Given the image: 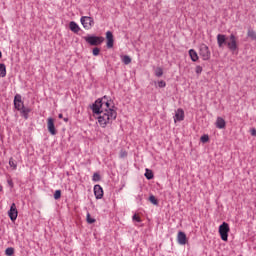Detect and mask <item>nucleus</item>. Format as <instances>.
<instances>
[{"instance_id":"obj_17","label":"nucleus","mask_w":256,"mask_h":256,"mask_svg":"<svg viewBox=\"0 0 256 256\" xmlns=\"http://www.w3.org/2000/svg\"><path fill=\"white\" fill-rule=\"evenodd\" d=\"M22 117H24V119H29V114L31 113V108H27L25 106L22 107V109L20 110Z\"/></svg>"},{"instance_id":"obj_19","label":"nucleus","mask_w":256,"mask_h":256,"mask_svg":"<svg viewBox=\"0 0 256 256\" xmlns=\"http://www.w3.org/2000/svg\"><path fill=\"white\" fill-rule=\"evenodd\" d=\"M247 37H249V39L252 41H256V32L253 30V28H248Z\"/></svg>"},{"instance_id":"obj_41","label":"nucleus","mask_w":256,"mask_h":256,"mask_svg":"<svg viewBox=\"0 0 256 256\" xmlns=\"http://www.w3.org/2000/svg\"><path fill=\"white\" fill-rule=\"evenodd\" d=\"M58 118H59V119H63V114H59V115H58Z\"/></svg>"},{"instance_id":"obj_7","label":"nucleus","mask_w":256,"mask_h":256,"mask_svg":"<svg viewBox=\"0 0 256 256\" xmlns=\"http://www.w3.org/2000/svg\"><path fill=\"white\" fill-rule=\"evenodd\" d=\"M80 22L83 25L84 29H91V27L95 25V21L92 17L89 16H82Z\"/></svg>"},{"instance_id":"obj_25","label":"nucleus","mask_w":256,"mask_h":256,"mask_svg":"<svg viewBox=\"0 0 256 256\" xmlns=\"http://www.w3.org/2000/svg\"><path fill=\"white\" fill-rule=\"evenodd\" d=\"M155 76H156V77H163V68L157 67V68L155 69Z\"/></svg>"},{"instance_id":"obj_44","label":"nucleus","mask_w":256,"mask_h":256,"mask_svg":"<svg viewBox=\"0 0 256 256\" xmlns=\"http://www.w3.org/2000/svg\"><path fill=\"white\" fill-rule=\"evenodd\" d=\"M1 57H3V53H1V51H0V59H1Z\"/></svg>"},{"instance_id":"obj_21","label":"nucleus","mask_w":256,"mask_h":256,"mask_svg":"<svg viewBox=\"0 0 256 256\" xmlns=\"http://www.w3.org/2000/svg\"><path fill=\"white\" fill-rule=\"evenodd\" d=\"M144 175H145L146 179H148V181H151V179H153V177H154L153 171H151L149 169H146V172Z\"/></svg>"},{"instance_id":"obj_16","label":"nucleus","mask_w":256,"mask_h":256,"mask_svg":"<svg viewBox=\"0 0 256 256\" xmlns=\"http://www.w3.org/2000/svg\"><path fill=\"white\" fill-rule=\"evenodd\" d=\"M227 123L225 122V119L218 117L216 120V127L217 129H225Z\"/></svg>"},{"instance_id":"obj_18","label":"nucleus","mask_w":256,"mask_h":256,"mask_svg":"<svg viewBox=\"0 0 256 256\" xmlns=\"http://www.w3.org/2000/svg\"><path fill=\"white\" fill-rule=\"evenodd\" d=\"M189 56H190V59H191L193 62L199 60V55H197V51H195L194 49H190V50H189Z\"/></svg>"},{"instance_id":"obj_26","label":"nucleus","mask_w":256,"mask_h":256,"mask_svg":"<svg viewBox=\"0 0 256 256\" xmlns=\"http://www.w3.org/2000/svg\"><path fill=\"white\" fill-rule=\"evenodd\" d=\"M86 221L87 223H89V225H93V223H95V218H91V214L88 212L87 216H86Z\"/></svg>"},{"instance_id":"obj_33","label":"nucleus","mask_w":256,"mask_h":256,"mask_svg":"<svg viewBox=\"0 0 256 256\" xmlns=\"http://www.w3.org/2000/svg\"><path fill=\"white\" fill-rule=\"evenodd\" d=\"M99 53H101V49L95 47L92 50V54L94 55V57H97L99 55Z\"/></svg>"},{"instance_id":"obj_42","label":"nucleus","mask_w":256,"mask_h":256,"mask_svg":"<svg viewBox=\"0 0 256 256\" xmlns=\"http://www.w3.org/2000/svg\"><path fill=\"white\" fill-rule=\"evenodd\" d=\"M65 123L69 121V118H64Z\"/></svg>"},{"instance_id":"obj_15","label":"nucleus","mask_w":256,"mask_h":256,"mask_svg":"<svg viewBox=\"0 0 256 256\" xmlns=\"http://www.w3.org/2000/svg\"><path fill=\"white\" fill-rule=\"evenodd\" d=\"M69 28H70V31H72V33H79V31H81V28L75 21L70 22Z\"/></svg>"},{"instance_id":"obj_23","label":"nucleus","mask_w":256,"mask_h":256,"mask_svg":"<svg viewBox=\"0 0 256 256\" xmlns=\"http://www.w3.org/2000/svg\"><path fill=\"white\" fill-rule=\"evenodd\" d=\"M9 166L12 167L13 171H15L17 169V162H15V160L13 159V157H11L9 159Z\"/></svg>"},{"instance_id":"obj_10","label":"nucleus","mask_w":256,"mask_h":256,"mask_svg":"<svg viewBox=\"0 0 256 256\" xmlns=\"http://www.w3.org/2000/svg\"><path fill=\"white\" fill-rule=\"evenodd\" d=\"M47 127L51 135H57V129H55V119L48 118Z\"/></svg>"},{"instance_id":"obj_5","label":"nucleus","mask_w":256,"mask_h":256,"mask_svg":"<svg viewBox=\"0 0 256 256\" xmlns=\"http://www.w3.org/2000/svg\"><path fill=\"white\" fill-rule=\"evenodd\" d=\"M228 39L229 41H227L226 46L229 51L235 53V51L239 49V46L237 45V37H235V34H231Z\"/></svg>"},{"instance_id":"obj_14","label":"nucleus","mask_w":256,"mask_h":256,"mask_svg":"<svg viewBox=\"0 0 256 256\" xmlns=\"http://www.w3.org/2000/svg\"><path fill=\"white\" fill-rule=\"evenodd\" d=\"M185 119V112L183 111V109H178L176 114H175V118L174 121H183Z\"/></svg>"},{"instance_id":"obj_35","label":"nucleus","mask_w":256,"mask_h":256,"mask_svg":"<svg viewBox=\"0 0 256 256\" xmlns=\"http://www.w3.org/2000/svg\"><path fill=\"white\" fill-rule=\"evenodd\" d=\"M158 87L160 89H163V88L167 87V83L164 80H161L158 82Z\"/></svg>"},{"instance_id":"obj_31","label":"nucleus","mask_w":256,"mask_h":256,"mask_svg":"<svg viewBox=\"0 0 256 256\" xmlns=\"http://www.w3.org/2000/svg\"><path fill=\"white\" fill-rule=\"evenodd\" d=\"M200 141H201L202 143H207V142H209V135H207V134L202 135L201 138H200Z\"/></svg>"},{"instance_id":"obj_28","label":"nucleus","mask_w":256,"mask_h":256,"mask_svg":"<svg viewBox=\"0 0 256 256\" xmlns=\"http://www.w3.org/2000/svg\"><path fill=\"white\" fill-rule=\"evenodd\" d=\"M92 180H93L95 183L101 181V175H100L99 173L95 172V173L93 174Z\"/></svg>"},{"instance_id":"obj_32","label":"nucleus","mask_w":256,"mask_h":256,"mask_svg":"<svg viewBox=\"0 0 256 256\" xmlns=\"http://www.w3.org/2000/svg\"><path fill=\"white\" fill-rule=\"evenodd\" d=\"M23 100L21 99V94H16L14 97V103H21Z\"/></svg>"},{"instance_id":"obj_36","label":"nucleus","mask_w":256,"mask_h":256,"mask_svg":"<svg viewBox=\"0 0 256 256\" xmlns=\"http://www.w3.org/2000/svg\"><path fill=\"white\" fill-rule=\"evenodd\" d=\"M196 74L197 75H201V73H203V67H201L200 65L196 66Z\"/></svg>"},{"instance_id":"obj_8","label":"nucleus","mask_w":256,"mask_h":256,"mask_svg":"<svg viewBox=\"0 0 256 256\" xmlns=\"http://www.w3.org/2000/svg\"><path fill=\"white\" fill-rule=\"evenodd\" d=\"M216 39H217L218 47L220 49H223L225 47V45H227V41H228L229 37H227V35H225V34H218Z\"/></svg>"},{"instance_id":"obj_11","label":"nucleus","mask_w":256,"mask_h":256,"mask_svg":"<svg viewBox=\"0 0 256 256\" xmlns=\"http://www.w3.org/2000/svg\"><path fill=\"white\" fill-rule=\"evenodd\" d=\"M106 40H107V48L113 49V45L115 43V40L113 39V32L111 31L106 32Z\"/></svg>"},{"instance_id":"obj_6","label":"nucleus","mask_w":256,"mask_h":256,"mask_svg":"<svg viewBox=\"0 0 256 256\" xmlns=\"http://www.w3.org/2000/svg\"><path fill=\"white\" fill-rule=\"evenodd\" d=\"M199 55L202 57L203 61H209V59H211V51H209V46L201 44Z\"/></svg>"},{"instance_id":"obj_40","label":"nucleus","mask_w":256,"mask_h":256,"mask_svg":"<svg viewBox=\"0 0 256 256\" xmlns=\"http://www.w3.org/2000/svg\"><path fill=\"white\" fill-rule=\"evenodd\" d=\"M120 157H121V158L127 157V152H126V151H121V152H120Z\"/></svg>"},{"instance_id":"obj_12","label":"nucleus","mask_w":256,"mask_h":256,"mask_svg":"<svg viewBox=\"0 0 256 256\" xmlns=\"http://www.w3.org/2000/svg\"><path fill=\"white\" fill-rule=\"evenodd\" d=\"M177 241L179 245H187V234H185L183 231H179Z\"/></svg>"},{"instance_id":"obj_13","label":"nucleus","mask_w":256,"mask_h":256,"mask_svg":"<svg viewBox=\"0 0 256 256\" xmlns=\"http://www.w3.org/2000/svg\"><path fill=\"white\" fill-rule=\"evenodd\" d=\"M94 195L96 199H103V187L101 185L96 184L94 186Z\"/></svg>"},{"instance_id":"obj_43","label":"nucleus","mask_w":256,"mask_h":256,"mask_svg":"<svg viewBox=\"0 0 256 256\" xmlns=\"http://www.w3.org/2000/svg\"><path fill=\"white\" fill-rule=\"evenodd\" d=\"M0 191H3V186L0 184Z\"/></svg>"},{"instance_id":"obj_34","label":"nucleus","mask_w":256,"mask_h":256,"mask_svg":"<svg viewBox=\"0 0 256 256\" xmlns=\"http://www.w3.org/2000/svg\"><path fill=\"white\" fill-rule=\"evenodd\" d=\"M54 199L57 201L58 199H61V190H56L54 193Z\"/></svg>"},{"instance_id":"obj_20","label":"nucleus","mask_w":256,"mask_h":256,"mask_svg":"<svg viewBox=\"0 0 256 256\" xmlns=\"http://www.w3.org/2000/svg\"><path fill=\"white\" fill-rule=\"evenodd\" d=\"M7 76V67L5 64H0V77H6Z\"/></svg>"},{"instance_id":"obj_30","label":"nucleus","mask_w":256,"mask_h":256,"mask_svg":"<svg viewBox=\"0 0 256 256\" xmlns=\"http://www.w3.org/2000/svg\"><path fill=\"white\" fill-rule=\"evenodd\" d=\"M109 110V109H115V106H112L111 107V103H109V101L108 102H104V109H103V111H105V110Z\"/></svg>"},{"instance_id":"obj_24","label":"nucleus","mask_w":256,"mask_h":256,"mask_svg":"<svg viewBox=\"0 0 256 256\" xmlns=\"http://www.w3.org/2000/svg\"><path fill=\"white\" fill-rule=\"evenodd\" d=\"M122 63H124V65H129V63H131V57L128 55L123 56Z\"/></svg>"},{"instance_id":"obj_39","label":"nucleus","mask_w":256,"mask_h":256,"mask_svg":"<svg viewBox=\"0 0 256 256\" xmlns=\"http://www.w3.org/2000/svg\"><path fill=\"white\" fill-rule=\"evenodd\" d=\"M250 133H251L252 137H256V129L255 128H252L250 130Z\"/></svg>"},{"instance_id":"obj_29","label":"nucleus","mask_w":256,"mask_h":256,"mask_svg":"<svg viewBox=\"0 0 256 256\" xmlns=\"http://www.w3.org/2000/svg\"><path fill=\"white\" fill-rule=\"evenodd\" d=\"M149 201H150V203H152V205H159V201L153 195H150Z\"/></svg>"},{"instance_id":"obj_22","label":"nucleus","mask_w":256,"mask_h":256,"mask_svg":"<svg viewBox=\"0 0 256 256\" xmlns=\"http://www.w3.org/2000/svg\"><path fill=\"white\" fill-rule=\"evenodd\" d=\"M14 254H15V248H13V247H8L5 250V255H7V256H13Z\"/></svg>"},{"instance_id":"obj_3","label":"nucleus","mask_w":256,"mask_h":256,"mask_svg":"<svg viewBox=\"0 0 256 256\" xmlns=\"http://www.w3.org/2000/svg\"><path fill=\"white\" fill-rule=\"evenodd\" d=\"M84 40L86 43H88V45H91L92 47H98V45L103 44L105 38L102 36L88 35L84 37Z\"/></svg>"},{"instance_id":"obj_4","label":"nucleus","mask_w":256,"mask_h":256,"mask_svg":"<svg viewBox=\"0 0 256 256\" xmlns=\"http://www.w3.org/2000/svg\"><path fill=\"white\" fill-rule=\"evenodd\" d=\"M229 231H230V228H229V224L227 222H223L219 226V234H220L222 241H228Z\"/></svg>"},{"instance_id":"obj_9","label":"nucleus","mask_w":256,"mask_h":256,"mask_svg":"<svg viewBox=\"0 0 256 256\" xmlns=\"http://www.w3.org/2000/svg\"><path fill=\"white\" fill-rule=\"evenodd\" d=\"M17 215H19V212L17 211V206L15 205V203H12L8 211V216L12 221H16Z\"/></svg>"},{"instance_id":"obj_1","label":"nucleus","mask_w":256,"mask_h":256,"mask_svg":"<svg viewBox=\"0 0 256 256\" xmlns=\"http://www.w3.org/2000/svg\"><path fill=\"white\" fill-rule=\"evenodd\" d=\"M100 113H98V123L100 125V127H107V125H109V123H113V121H115V119H117V111H115V109H106L105 111H103V109H100Z\"/></svg>"},{"instance_id":"obj_38","label":"nucleus","mask_w":256,"mask_h":256,"mask_svg":"<svg viewBox=\"0 0 256 256\" xmlns=\"http://www.w3.org/2000/svg\"><path fill=\"white\" fill-rule=\"evenodd\" d=\"M7 183H8V185H9V187L13 188V185H14V184H13V179H11V178L8 179V180H7Z\"/></svg>"},{"instance_id":"obj_27","label":"nucleus","mask_w":256,"mask_h":256,"mask_svg":"<svg viewBox=\"0 0 256 256\" xmlns=\"http://www.w3.org/2000/svg\"><path fill=\"white\" fill-rule=\"evenodd\" d=\"M14 107L15 109H17V111H20L23 109V107H25V105L23 104V102H14Z\"/></svg>"},{"instance_id":"obj_2","label":"nucleus","mask_w":256,"mask_h":256,"mask_svg":"<svg viewBox=\"0 0 256 256\" xmlns=\"http://www.w3.org/2000/svg\"><path fill=\"white\" fill-rule=\"evenodd\" d=\"M106 102H109L108 96H103L102 98H98L95 103L92 104L91 109L92 113L99 114L101 113V109H105L104 105Z\"/></svg>"},{"instance_id":"obj_37","label":"nucleus","mask_w":256,"mask_h":256,"mask_svg":"<svg viewBox=\"0 0 256 256\" xmlns=\"http://www.w3.org/2000/svg\"><path fill=\"white\" fill-rule=\"evenodd\" d=\"M132 219H133V221H136L137 223H141V217L137 216V214H134Z\"/></svg>"}]
</instances>
